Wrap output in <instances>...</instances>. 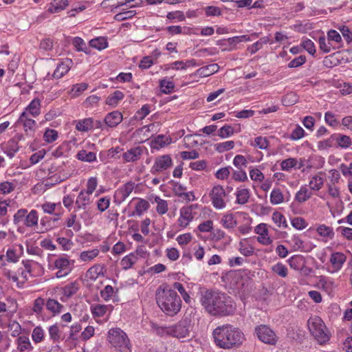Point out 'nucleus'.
<instances>
[{
    "instance_id": "17",
    "label": "nucleus",
    "mask_w": 352,
    "mask_h": 352,
    "mask_svg": "<svg viewBox=\"0 0 352 352\" xmlns=\"http://www.w3.org/2000/svg\"><path fill=\"white\" fill-rule=\"evenodd\" d=\"M90 194L81 191L76 200V206L78 209H85L86 206L90 203Z\"/></svg>"
},
{
    "instance_id": "11",
    "label": "nucleus",
    "mask_w": 352,
    "mask_h": 352,
    "mask_svg": "<svg viewBox=\"0 0 352 352\" xmlns=\"http://www.w3.org/2000/svg\"><path fill=\"white\" fill-rule=\"evenodd\" d=\"M135 183L129 182L118 189L115 193V198L120 202L124 201L134 189Z\"/></svg>"
},
{
    "instance_id": "57",
    "label": "nucleus",
    "mask_w": 352,
    "mask_h": 352,
    "mask_svg": "<svg viewBox=\"0 0 352 352\" xmlns=\"http://www.w3.org/2000/svg\"><path fill=\"white\" fill-rule=\"evenodd\" d=\"M88 87V85L85 82H81L73 85L72 89V93L74 96H79L82 91L86 90Z\"/></svg>"
},
{
    "instance_id": "21",
    "label": "nucleus",
    "mask_w": 352,
    "mask_h": 352,
    "mask_svg": "<svg viewBox=\"0 0 352 352\" xmlns=\"http://www.w3.org/2000/svg\"><path fill=\"white\" fill-rule=\"evenodd\" d=\"M250 193L248 189H238L236 192V202L239 204L243 205L248 202Z\"/></svg>"
},
{
    "instance_id": "58",
    "label": "nucleus",
    "mask_w": 352,
    "mask_h": 352,
    "mask_svg": "<svg viewBox=\"0 0 352 352\" xmlns=\"http://www.w3.org/2000/svg\"><path fill=\"white\" fill-rule=\"evenodd\" d=\"M319 45L320 49L324 53H328L331 50L330 41H327L324 36H320L319 38Z\"/></svg>"
},
{
    "instance_id": "9",
    "label": "nucleus",
    "mask_w": 352,
    "mask_h": 352,
    "mask_svg": "<svg viewBox=\"0 0 352 352\" xmlns=\"http://www.w3.org/2000/svg\"><path fill=\"white\" fill-rule=\"evenodd\" d=\"M172 336L177 338H186L190 337L191 331L190 321L187 319L180 320L176 324L171 326Z\"/></svg>"
},
{
    "instance_id": "54",
    "label": "nucleus",
    "mask_w": 352,
    "mask_h": 352,
    "mask_svg": "<svg viewBox=\"0 0 352 352\" xmlns=\"http://www.w3.org/2000/svg\"><path fill=\"white\" fill-rule=\"evenodd\" d=\"M234 133L232 126L230 125H225L222 126L218 131V135L221 138L230 137Z\"/></svg>"
},
{
    "instance_id": "34",
    "label": "nucleus",
    "mask_w": 352,
    "mask_h": 352,
    "mask_svg": "<svg viewBox=\"0 0 352 352\" xmlns=\"http://www.w3.org/2000/svg\"><path fill=\"white\" fill-rule=\"evenodd\" d=\"M76 214L72 213L70 216L66 219L65 223L67 227L71 228L72 227L75 232H78L81 229V224L80 222L76 221Z\"/></svg>"
},
{
    "instance_id": "31",
    "label": "nucleus",
    "mask_w": 352,
    "mask_h": 352,
    "mask_svg": "<svg viewBox=\"0 0 352 352\" xmlns=\"http://www.w3.org/2000/svg\"><path fill=\"white\" fill-rule=\"evenodd\" d=\"M138 257L134 254H130L124 256L121 261V265L124 270H128L136 263Z\"/></svg>"
},
{
    "instance_id": "20",
    "label": "nucleus",
    "mask_w": 352,
    "mask_h": 352,
    "mask_svg": "<svg viewBox=\"0 0 352 352\" xmlns=\"http://www.w3.org/2000/svg\"><path fill=\"white\" fill-rule=\"evenodd\" d=\"M26 113L28 112L32 116L36 117L41 113V101L38 98L34 99L26 107Z\"/></svg>"
},
{
    "instance_id": "2",
    "label": "nucleus",
    "mask_w": 352,
    "mask_h": 352,
    "mask_svg": "<svg viewBox=\"0 0 352 352\" xmlns=\"http://www.w3.org/2000/svg\"><path fill=\"white\" fill-rule=\"evenodd\" d=\"M155 300L159 307L167 316H174L181 310V298L168 284H162L157 288Z\"/></svg>"
},
{
    "instance_id": "12",
    "label": "nucleus",
    "mask_w": 352,
    "mask_h": 352,
    "mask_svg": "<svg viewBox=\"0 0 352 352\" xmlns=\"http://www.w3.org/2000/svg\"><path fill=\"white\" fill-rule=\"evenodd\" d=\"M178 225L179 227L185 228L193 219L191 206L182 207L179 211Z\"/></svg>"
},
{
    "instance_id": "43",
    "label": "nucleus",
    "mask_w": 352,
    "mask_h": 352,
    "mask_svg": "<svg viewBox=\"0 0 352 352\" xmlns=\"http://www.w3.org/2000/svg\"><path fill=\"white\" fill-rule=\"evenodd\" d=\"M172 289L177 290L183 298L184 300L186 302H189L190 300V297L189 294L186 292L183 285L179 282H175L173 284Z\"/></svg>"
},
{
    "instance_id": "53",
    "label": "nucleus",
    "mask_w": 352,
    "mask_h": 352,
    "mask_svg": "<svg viewBox=\"0 0 352 352\" xmlns=\"http://www.w3.org/2000/svg\"><path fill=\"white\" fill-rule=\"evenodd\" d=\"M301 45L310 54L314 55V54L316 53L315 45L311 40L308 38L304 39L302 42Z\"/></svg>"
},
{
    "instance_id": "41",
    "label": "nucleus",
    "mask_w": 352,
    "mask_h": 352,
    "mask_svg": "<svg viewBox=\"0 0 352 352\" xmlns=\"http://www.w3.org/2000/svg\"><path fill=\"white\" fill-rule=\"evenodd\" d=\"M99 254L98 249L82 252L80 254V258L82 261H90L96 258Z\"/></svg>"
},
{
    "instance_id": "42",
    "label": "nucleus",
    "mask_w": 352,
    "mask_h": 352,
    "mask_svg": "<svg viewBox=\"0 0 352 352\" xmlns=\"http://www.w3.org/2000/svg\"><path fill=\"white\" fill-rule=\"evenodd\" d=\"M149 206L148 201L143 199H140L135 205V212L140 216L144 212L148 209Z\"/></svg>"
},
{
    "instance_id": "29",
    "label": "nucleus",
    "mask_w": 352,
    "mask_h": 352,
    "mask_svg": "<svg viewBox=\"0 0 352 352\" xmlns=\"http://www.w3.org/2000/svg\"><path fill=\"white\" fill-rule=\"evenodd\" d=\"M38 217L37 212L34 210H31L28 214H26L25 218L24 224L27 227H32L37 225Z\"/></svg>"
},
{
    "instance_id": "49",
    "label": "nucleus",
    "mask_w": 352,
    "mask_h": 352,
    "mask_svg": "<svg viewBox=\"0 0 352 352\" xmlns=\"http://www.w3.org/2000/svg\"><path fill=\"white\" fill-rule=\"evenodd\" d=\"M160 85L162 92L164 94L171 93L175 88V85L173 82L167 81L166 80H161Z\"/></svg>"
},
{
    "instance_id": "15",
    "label": "nucleus",
    "mask_w": 352,
    "mask_h": 352,
    "mask_svg": "<svg viewBox=\"0 0 352 352\" xmlns=\"http://www.w3.org/2000/svg\"><path fill=\"white\" fill-rule=\"evenodd\" d=\"M219 66L217 63L210 64L198 69L196 74L201 77H207L217 72Z\"/></svg>"
},
{
    "instance_id": "50",
    "label": "nucleus",
    "mask_w": 352,
    "mask_h": 352,
    "mask_svg": "<svg viewBox=\"0 0 352 352\" xmlns=\"http://www.w3.org/2000/svg\"><path fill=\"white\" fill-rule=\"evenodd\" d=\"M43 138L47 143H52L58 138V132L54 129H48L45 131Z\"/></svg>"
},
{
    "instance_id": "18",
    "label": "nucleus",
    "mask_w": 352,
    "mask_h": 352,
    "mask_svg": "<svg viewBox=\"0 0 352 352\" xmlns=\"http://www.w3.org/2000/svg\"><path fill=\"white\" fill-rule=\"evenodd\" d=\"M67 6V0H54V1L50 4L47 11L50 13H58L65 9Z\"/></svg>"
},
{
    "instance_id": "48",
    "label": "nucleus",
    "mask_w": 352,
    "mask_h": 352,
    "mask_svg": "<svg viewBox=\"0 0 352 352\" xmlns=\"http://www.w3.org/2000/svg\"><path fill=\"white\" fill-rule=\"evenodd\" d=\"M44 332L41 327H36L32 331V338L36 343L41 342L43 340Z\"/></svg>"
},
{
    "instance_id": "52",
    "label": "nucleus",
    "mask_w": 352,
    "mask_h": 352,
    "mask_svg": "<svg viewBox=\"0 0 352 352\" xmlns=\"http://www.w3.org/2000/svg\"><path fill=\"white\" fill-rule=\"evenodd\" d=\"M297 164V160L295 158H288L283 160L281 164V169L283 170L288 171L292 168L295 167Z\"/></svg>"
},
{
    "instance_id": "37",
    "label": "nucleus",
    "mask_w": 352,
    "mask_h": 352,
    "mask_svg": "<svg viewBox=\"0 0 352 352\" xmlns=\"http://www.w3.org/2000/svg\"><path fill=\"white\" fill-rule=\"evenodd\" d=\"M61 331H60L57 324H54L50 327L49 328V335L50 339L53 340L54 342H58L61 339Z\"/></svg>"
},
{
    "instance_id": "56",
    "label": "nucleus",
    "mask_w": 352,
    "mask_h": 352,
    "mask_svg": "<svg viewBox=\"0 0 352 352\" xmlns=\"http://www.w3.org/2000/svg\"><path fill=\"white\" fill-rule=\"evenodd\" d=\"M170 184L173 186V189L175 194L179 197H182L183 194H184V192L186 190V188L180 183L173 180L170 182Z\"/></svg>"
},
{
    "instance_id": "24",
    "label": "nucleus",
    "mask_w": 352,
    "mask_h": 352,
    "mask_svg": "<svg viewBox=\"0 0 352 352\" xmlns=\"http://www.w3.org/2000/svg\"><path fill=\"white\" fill-rule=\"evenodd\" d=\"M17 349L20 352H23L27 349H32L33 347L30 342V339L26 336H19L16 340Z\"/></svg>"
},
{
    "instance_id": "19",
    "label": "nucleus",
    "mask_w": 352,
    "mask_h": 352,
    "mask_svg": "<svg viewBox=\"0 0 352 352\" xmlns=\"http://www.w3.org/2000/svg\"><path fill=\"white\" fill-rule=\"evenodd\" d=\"M80 289V283L78 281H74L66 285L62 288L64 296L69 298L74 295Z\"/></svg>"
},
{
    "instance_id": "14",
    "label": "nucleus",
    "mask_w": 352,
    "mask_h": 352,
    "mask_svg": "<svg viewBox=\"0 0 352 352\" xmlns=\"http://www.w3.org/2000/svg\"><path fill=\"white\" fill-rule=\"evenodd\" d=\"M122 120V115L118 111H114L108 113L105 118L104 122L109 127H115L118 125Z\"/></svg>"
},
{
    "instance_id": "45",
    "label": "nucleus",
    "mask_w": 352,
    "mask_h": 352,
    "mask_svg": "<svg viewBox=\"0 0 352 352\" xmlns=\"http://www.w3.org/2000/svg\"><path fill=\"white\" fill-rule=\"evenodd\" d=\"M233 164L238 169H244L247 167L248 161L243 155H237L234 158Z\"/></svg>"
},
{
    "instance_id": "25",
    "label": "nucleus",
    "mask_w": 352,
    "mask_h": 352,
    "mask_svg": "<svg viewBox=\"0 0 352 352\" xmlns=\"http://www.w3.org/2000/svg\"><path fill=\"white\" fill-rule=\"evenodd\" d=\"M312 195L311 192L305 186H302L296 192L295 199L300 203H302L308 200Z\"/></svg>"
},
{
    "instance_id": "30",
    "label": "nucleus",
    "mask_w": 352,
    "mask_h": 352,
    "mask_svg": "<svg viewBox=\"0 0 352 352\" xmlns=\"http://www.w3.org/2000/svg\"><path fill=\"white\" fill-rule=\"evenodd\" d=\"M89 44L91 47L98 50H104L108 45L107 39L104 37H97L96 38L91 39L89 42Z\"/></svg>"
},
{
    "instance_id": "1",
    "label": "nucleus",
    "mask_w": 352,
    "mask_h": 352,
    "mask_svg": "<svg viewBox=\"0 0 352 352\" xmlns=\"http://www.w3.org/2000/svg\"><path fill=\"white\" fill-rule=\"evenodd\" d=\"M201 303L213 316H226L234 314L236 307L232 298L226 294L212 290L201 293Z\"/></svg>"
},
{
    "instance_id": "38",
    "label": "nucleus",
    "mask_w": 352,
    "mask_h": 352,
    "mask_svg": "<svg viewBox=\"0 0 352 352\" xmlns=\"http://www.w3.org/2000/svg\"><path fill=\"white\" fill-rule=\"evenodd\" d=\"M324 184V178L319 175L314 176L309 182V186L311 190H319Z\"/></svg>"
},
{
    "instance_id": "40",
    "label": "nucleus",
    "mask_w": 352,
    "mask_h": 352,
    "mask_svg": "<svg viewBox=\"0 0 352 352\" xmlns=\"http://www.w3.org/2000/svg\"><path fill=\"white\" fill-rule=\"evenodd\" d=\"M93 119L86 118L78 122L76 129L79 131H87L92 127Z\"/></svg>"
},
{
    "instance_id": "33",
    "label": "nucleus",
    "mask_w": 352,
    "mask_h": 352,
    "mask_svg": "<svg viewBox=\"0 0 352 352\" xmlns=\"http://www.w3.org/2000/svg\"><path fill=\"white\" fill-rule=\"evenodd\" d=\"M318 285L320 288H322L326 292L329 293L332 291L333 282L329 278L322 276H320Z\"/></svg>"
},
{
    "instance_id": "16",
    "label": "nucleus",
    "mask_w": 352,
    "mask_h": 352,
    "mask_svg": "<svg viewBox=\"0 0 352 352\" xmlns=\"http://www.w3.org/2000/svg\"><path fill=\"white\" fill-rule=\"evenodd\" d=\"M346 261V256L341 252H334L331 255L330 262L336 270H340Z\"/></svg>"
},
{
    "instance_id": "55",
    "label": "nucleus",
    "mask_w": 352,
    "mask_h": 352,
    "mask_svg": "<svg viewBox=\"0 0 352 352\" xmlns=\"http://www.w3.org/2000/svg\"><path fill=\"white\" fill-rule=\"evenodd\" d=\"M253 146H257L261 149H265L269 145V142L266 138L261 136L257 137L254 140V142L251 144Z\"/></svg>"
},
{
    "instance_id": "23",
    "label": "nucleus",
    "mask_w": 352,
    "mask_h": 352,
    "mask_svg": "<svg viewBox=\"0 0 352 352\" xmlns=\"http://www.w3.org/2000/svg\"><path fill=\"white\" fill-rule=\"evenodd\" d=\"M124 94L120 91H115L113 94H110L106 99V104L109 106L116 107L118 102L122 100Z\"/></svg>"
},
{
    "instance_id": "47",
    "label": "nucleus",
    "mask_w": 352,
    "mask_h": 352,
    "mask_svg": "<svg viewBox=\"0 0 352 352\" xmlns=\"http://www.w3.org/2000/svg\"><path fill=\"white\" fill-rule=\"evenodd\" d=\"M234 146V142L232 140L217 144L216 150L219 153H223L232 149Z\"/></svg>"
},
{
    "instance_id": "39",
    "label": "nucleus",
    "mask_w": 352,
    "mask_h": 352,
    "mask_svg": "<svg viewBox=\"0 0 352 352\" xmlns=\"http://www.w3.org/2000/svg\"><path fill=\"white\" fill-rule=\"evenodd\" d=\"M221 223L224 228L231 229L236 226V221L234 219L232 214H227L223 216Z\"/></svg>"
},
{
    "instance_id": "62",
    "label": "nucleus",
    "mask_w": 352,
    "mask_h": 352,
    "mask_svg": "<svg viewBox=\"0 0 352 352\" xmlns=\"http://www.w3.org/2000/svg\"><path fill=\"white\" fill-rule=\"evenodd\" d=\"M102 267L100 265H95L89 269L87 273L90 274L91 279H96L98 276L102 274Z\"/></svg>"
},
{
    "instance_id": "28",
    "label": "nucleus",
    "mask_w": 352,
    "mask_h": 352,
    "mask_svg": "<svg viewBox=\"0 0 352 352\" xmlns=\"http://www.w3.org/2000/svg\"><path fill=\"white\" fill-rule=\"evenodd\" d=\"M284 201V197L279 188H274L270 194V202L273 205H278Z\"/></svg>"
},
{
    "instance_id": "3",
    "label": "nucleus",
    "mask_w": 352,
    "mask_h": 352,
    "mask_svg": "<svg viewBox=\"0 0 352 352\" xmlns=\"http://www.w3.org/2000/svg\"><path fill=\"white\" fill-rule=\"evenodd\" d=\"M212 336L217 346L225 349L240 346L243 340L241 330L231 324L217 327L213 330Z\"/></svg>"
},
{
    "instance_id": "44",
    "label": "nucleus",
    "mask_w": 352,
    "mask_h": 352,
    "mask_svg": "<svg viewBox=\"0 0 352 352\" xmlns=\"http://www.w3.org/2000/svg\"><path fill=\"white\" fill-rule=\"evenodd\" d=\"M272 220L278 227L282 226L285 228L287 227L285 217L279 212H274L272 214Z\"/></svg>"
},
{
    "instance_id": "35",
    "label": "nucleus",
    "mask_w": 352,
    "mask_h": 352,
    "mask_svg": "<svg viewBox=\"0 0 352 352\" xmlns=\"http://www.w3.org/2000/svg\"><path fill=\"white\" fill-rule=\"evenodd\" d=\"M272 271L282 278H285L288 274L287 267L280 262L272 267Z\"/></svg>"
},
{
    "instance_id": "7",
    "label": "nucleus",
    "mask_w": 352,
    "mask_h": 352,
    "mask_svg": "<svg viewBox=\"0 0 352 352\" xmlns=\"http://www.w3.org/2000/svg\"><path fill=\"white\" fill-rule=\"evenodd\" d=\"M257 338L265 344L275 345L278 341V336L275 332L267 325L261 324L255 328Z\"/></svg>"
},
{
    "instance_id": "61",
    "label": "nucleus",
    "mask_w": 352,
    "mask_h": 352,
    "mask_svg": "<svg viewBox=\"0 0 352 352\" xmlns=\"http://www.w3.org/2000/svg\"><path fill=\"white\" fill-rule=\"evenodd\" d=\"M317 232L322 236H331L333 235L332 228L325 225H320L317 228Z\"/></svg>"
},
{
    "instance_id": "10",
    "label": "nucleus",
    "mask_w": 352,
    "mask_h": 352,
    "mask_svg": "<svg viewBox=\"0 0 352 352\" xmlns=\"http://www.w3.org/2000/svg\"><path fill=\"white\" fill-rule=\"evenodd\" d=\"M17 122L23 125V129L27 135L31 136L33 135L36 129V123L34 120L28 117V113H26V111H23L21 114Z\"/></svg>"
},
{
    "instance_id": "26",
    "label": "nucleus",
    "mask_w": 352,
    "mask_h": 352,
    "mask_svg": "<svg viewBox=\"0 0 352 352\" xmlns=\"http://www.w3.org/2000/svg\"><path fill=\"white\" fill-rule=\"evenodd\" d=\"M70 67L67 63L61 62L56 67L53 77L55 78H60L65 75L69 70Z\"/></svg>"
},
{
    "instance_id": "64",
    "label": "nucleus",
    "mask_w": 352,
    "mask_h": 352,
    "mask_svg": "<svg viewBox=\"0 0 352 352\" xmlns=\"http://www.w3.org/2000/svg\"><path fill=\"white\" fill-rule=\"evenodd\" d=\"M149 113L150 107L148 104H145L136 112L135 118L136 120H143Z\"/></svg>"
},
{
    "instance_id": "59",
    "label": "nucleus",
    "mask_w": 352,
    "mask_h": 352,
    "mask_svg": "<svg viewBox=\"0 0 352 352\" xmlns=\"http://www.w3.org/2000/svg\"><path fill=\"white\" fill-rule=\"evenodd\" d=\"M297 102V96L293 93H289L283 96V102L285 106L294 104Z\"/></svg>"
},
{
    "instance_id": "36",
    "label": "nucleus",
    "mask_w": 352,
    "mask_h": 352,
    "mask_svg": "<svg viewBox=\"0 0 352 352\" xmlns=\"http://www.w3.org/2000/svg\"><path fill=\"white\" fill-rule=\"evenodd\" d=\"M46 307L48 310L54 314H58L63 308V305L60 304L57 300L49 299L46 302Z\"/></svg>"
},
{
    "instance_id": "8",
    "label": "nucleus",
    "mask_w": 352,
    "mask_h": 352,
    "mask_svg": "<svg viewBox=\"0 0 352 352\" xmlns=\"http://www.w3.org/2000/svg\"><path fill=\"white\" fill-rule=\"evenodd\" d=\"M213 206L217 209L225 208L226 193L221 186H214L209 193Z\"/></svg>"
},
{
    "instance_id": "5",
    "label": "nucleus",
    "mask_w": 352,
    "mask_h": 352,
    "mask_svg": "<svg viewBox=\"0 0 352 352\" xmlns=\"http://www.w3.org/2000/svg\"><path fill=\"white\" fill-rule=\"evenodd\" d=\"M108 340L118 352H131L127 335L120 328H112L109 331Z\"/></svg>"
},
{
    "instance_id": "63",
    "label": "nucleus",
    "mask_w": 352,
    "mask_h": 352,
    "mask_svg": "<svg viewBox=\"0 0 352 352\" xmlns=\"http://www.w3.org/2000/svg\"><path fill=\"white\" fill-rule=\"evenodd\" d=\"M292 225L298 230H302L307 226L305 220L302 217H295L292 220Z\"/></svg>"
},
{
    "instance_id": "60",
    "label": "nucleus",
    "mask_w": 352,
    "mask_h": 352,
    "mask_svg": "<svg viewBox=\"0 0 352 352\" xmlns=\"http://www.w3.org/2000/svg\"><path fill=\"white\" fill-rule=\"evenodd\" d=\"M28 213L26 209L19 210L14 215L13 222L15 225H18L22 221H25V216Z\"/></svg>"
},
{
    "instance_id": "32",
    "label": "nucleus",
    "mask_w": 352,
    "mask_h": 352,
    "mask_svg": "<svg viewBox=\"0 0 352 352\" xmlns=\"http://www.w3.org/2000/svg\"><path fill=\"white\" fill-rule=\"evenodd\" d=\"M154 202L157 204L156 211L159 214H164L168 211L167 201L161 199L158 196L154 198Z\"/></svg>"
},
{
    "instance_id": "22",
    "label": "nucleus",
    "mask_w": 352,
    "mask_h": 352,
    "mask_svg": "<svg viewBox=\"0 0 352 352\" xmlns=\"http://www.w3.org/2000/svg\"><path fill=\"white\" fill-rule=\"evenodd\" d=\"M289 266L296 270H303L302 265L305 264V258L302 256L296 255L288 260Z\"/></svg>"
},
{
    "instance_id": "4",
    "label": "nucleus",
    "mask_w": 352,
    "mask_h": 352,
    "mask_svg": "<svg viewBox=\"0 0 352 352\" xmlns=\"http://www.w3.org/2000/svg\"><path fill=\"white\" fill-rule=\"evenodd\" d=\"M307 326L311 334L320 344H323L329 340L330 333L320 317H311L307 321Z\"/></svg>"
},
{
    "instance_id": "27",
    "label": "nucleus",
    "mask_w": 352,
    "mask_h": 352,
    "mask_svg": "<svg viewBox=\"0 0 352 352\" xmlns=\"http://www.w3.org/2000/svg\"><path fill=\"white\" fill-rule=\"evenodd\" d=\"M76 157L78 160L83 162H92L96 160V155L95 153L87 151L85 150L80 151Z\"/></svg>"
},
{
    "instance_id": "6",
    "label": "nucleus",
    "mask_w": 352,
    "mask_h": 352,
    "mask_svg": "<svg viewBox=\"0 0 352 352\" xmlns=\"http://www.w3.org/2000/svg\"><path fill=\"white\" fill-rule=\"evenodd\" d=\"M173 160L169 155H163L155 158V162L151 168V173L157 175L160 173L163 174L162 181H165L168 178V175L165 172L172 167Z\"/></svg>"
},
{
    "instance_id": "51",
    "label": "nucleus",
    "mask_w": 352,
    "mask_h": 352,
    "mask_svg": "<svg viewBox=\"0 0 352 352\" xmlns=\"http://www.w3.org/2000/svg\"><path fill=\"white\" fill-rule=\"evenodd\" d=\"M250 177L254 182H261L264 180L265 177L263 173L258 168H252L250 170Z\"/></svg>"
},
{
    "instance_id": "13",
    "label": "nucleus",
    "mask_w": 352,
    "mask_h": 352,
    "mask_svg": "<svg viewBox=\"0 0 352 352\" xmlns=\"http://www.w3.org/2000/svg\"><path fill=\"white\" fill-rule=\"evenodd\" d=\"M143 153V148L140 146L132 148L122 154L123 159L127 162H135L140 159Z\"/></svg>"
},
{
    "instance_id": "46",
    "label": "nucleus",
    "mask_w": 352,
    "mask_h": 352,
    "mask_svg": "<svg viewBox=\"0 0 352 352\" xmlns=\"http://www.w3.org/2000/svg\"><path fill=\"white\" fill-rule=\"evenodd\" d=\"M108 307L104 305H96L92 308V314L94 317H102L106 314Z\"/></svg>"
}]
</instances>
